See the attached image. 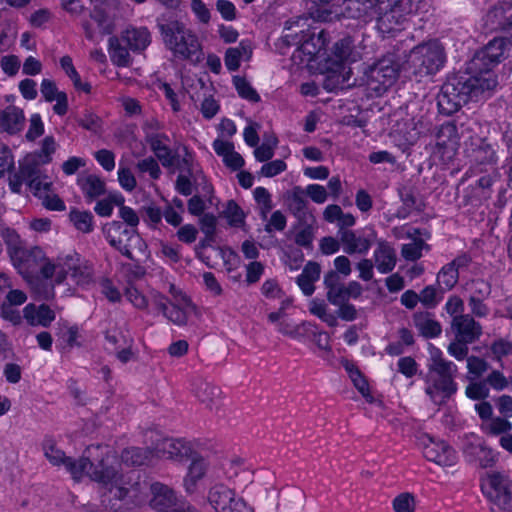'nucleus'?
<instances>
[{"instance_id":"nucleus-64","label":"nucleus","mask_w":512,"mask_h":512,"mask_svg":"<svg viewBox=\"0 0 512 512\" xmlns=\"http://www.w3.org/2000/svg\"><path fill=\"white\" fill-rule=\"evenodd\" d=\"M495 390H503L507 387L512 388V376L507 379L499 371H493L487 378V383Z\"/></svg>"},{"instance_id":"nucleus-33","label":"nucleus","mask_w":512,"mask_h":512,"mask_svg":"<svg viewBox=\"0 0 512 512\" xmlns=\"http://www.w3.org/2000/svg\"><path fill=\"white\" fill-rule=\"evenodd\" d=\"M122 40L117 37L109 39V54L113 64L127 67L131 64V57L126 47L122 46Z\"/></svg>"},{"instance_id":"nucleus-1","label":"nucleus","mask_w":512,"mask_h":512,"mask_svg":"<svg viewBox=\"0 0 512 512\" xmlns=\"http://www.w3.org/2000/svg\"><path fill=\"white\" fill-rule=\"evenodd\" d=\"M3 238L14 267L24 278L28 279L39 266L42 277L54 284L66 283L82 289H89L92 286V268L78 253H61L55 260H50L45 257L41 248L24 247L18 234L12 229H5Z\"/></svg>"},{"instance_id":"nucleus-11","label":"nucleus","mask_w":512,"mask_h":512,"mask_svg":"<svg viewBox=\"0 0 512 512\" xmlns=\"http://www.w3.org/2000/svg\"><path fill=\"white\" fill-rule=\"evenodd\" d=\"M417 445L422 449L427 460L444 467L453 466L457 461L455 450L444 441H436L428 434L417 436Z\"/></svg>"},{"instance_id":"nucleus-19","label":"nucleus","mask_w":512,"mask_h":512,"mask_svg":"<svg viewBox=\"0 0 512 512\" xmlns=\"http://www.w3.org/2000/svg\"><path fill=\"white\" fill-rule=\"evenodd\" d=\"M132 228H127L119 222H111L104 227V234L111 246L120 252H129L128 238Z\"/></svg>"},{"instance_id":"nucleus-26","label":"nucleus","mask_w":512,"mask_h":512,"mask_svg":"<svg viewBox=\"0 0 512 512\" xmlns=\"http://www.w3.org/2000/svg\"><path fill=\"white\" fill-rule=\"evenodd\" d=\"M320 271L319 264L309 262L298 276L297 284L306 296L313 294L315 290L314 283L319 279Z\"/></svg>"},{"instance_id":"nucleus-44","label":"nucleus","mask_w":512,"mask_h":512,"mask_svg":"<svg viewBox=\"0 0 512 512\" xmlns=\"http://www.w3.org/2000/svg\"><path fill=\"white\" fill-rule=\"evenodd\" d=\"M309 311L330 326L336 324V317L328 311L327 304L322 300L312 299L309 302Z\"/></svg>"},{"instance_id":"nucleus-54","label":"nucleus","mask_w":512,"mask_h":512,"mask_svg":"<svg viewBox=\"0 0 512 512\" xmlns=\"http://www.w3.org/2000/svg\"><path fill=\"white\" fill-rule=\"evenodd\" d=\"M118 181L120 186L126 191H133L136 187V179L130 170V168L124 166L123 162L120 161L118 169Z\"/></svg>"},{"instance_id":"nucleus-28","label":"nucleus","mask_w":512,"mask_h":512,"mask_svg":"<svg viewBox=\"0 0 512 512\" xmlns=\"http://www.w3.org/2000/svg\"><path fill=\"white\" fill-rule=\"evenodd\" d=\"M121 40L126 44L132 51L144 50L150 43V34L147 29H127Z\"/></svg>"},{"instance_id":"nucleus-46","label":"nucleus","mask_w":512,"mask_h":512,"mask_svg":"<svg viewBox=\"0 0 512 512\" xmlns=\"http://www.w3.org/2000/svg\"><path fill=\"white\" fill-rule=\"evenodd\" d=\"M458 280V271L455 263L445 266L438 274V283L446 290L451 289Z\"/></svg>"},{"instance_id":"nucleus-4","label":"nucleus","mask_w":512,"mask_h":512,"mask_svg":"<svg viewBox=\"0 0 512 512\" xmlns=\"http://www.w3.org/2000/svg\"><path fill=\"white\" fill-rule=\"evenodd\" d=\"M323 45L322 34L311 37L294 51L292 59L310 71L326 74V88L333 90L348 82L351 73L348 65L356 59L351 54L352 42L349 38L336 43L333 55L329 58H325Z\"/></svg>"},{"instance_id":"nucleus-53","label":"nucleus","mask_w":512,"mask_h":512,"mask_svg":"<svg viewBox=\"0 0 512 512\" xmlns=\"http://www.w3.org/2000/svg\"><path fill=\"white\" fill-rule=\"evenodd\" d=\"M22 164H23V160L20 162V172L12 175L9 179L10 189L15 193H19L21 191V188H22V185L24 182H27V184L29 185V180L32 178L33 174L35 173V167L32 165H30L31 172L24 173L22 171Z\"/></svg>"},{"instance_id":"nucleus-25","label":"nucleus","mask_w":512,"mask_h":512,"mask_svg":"<svg viewBox=\"0 0 512 512\" xmlns=\"http://www.w3.org/2000/svg\"><path fill=\"white\" fill-rule=\"evenodd\" d=\"M163 458L182 461L190 456L191 450L186 442L180 439H165L158 447Z\"/></svg>"},{"instance_id":"nucleus-12","label":"nucleus","mask_w":512,"mask_h":512,"mask_svg":"<svg viewBox=\"0 0 512 512\" xmlns=\"http://www.w3.org/2000/svg\"><path fill=\"white\" fill-rule=\"evenodd\" d=\"M208 501L217 512H253L242 498L222 484L210 489Z\"/></svg>"},{"instance_id":"nucleus-8","label":"nucleus","mask_w":512,"mask_h":512,"mask_svg":"<svg viewBox=\"0 0 512 512\" xmlns=\"http://www.w3.org/2000/svg\"><path fill=\"white\" fill-rule=\"evenodd\" d=\"M481 491L491 504L501 511L512 507V481L498 471H489L481 477Z\"/></svg>"},{"instance_id":"nucleus-36","label":"nucleus","mask_w":512,"mask_h":512,"mask_svg":"<svg viewBox=\"0 0 512 512\" xmlns=\"http://www.w3.org/2000/svg\"><path fill=\"white\" fill-rule=\"evenodd\" d=\"M193 393L203 403H211L218 397L220 390L218 387L200 378L193 382Z\"/></svg>"},{"instance_id":"nucleus-51","label":"nucleus","mask_w":512,"mask_h":512,"mask_svg":"<svg viewBox=\"0 0 512 512\" xmlns=\"http://www.w3.org/2000/svg\"><path fill=\"white\" fill-rule=\"evenodd\" d=\"M233 84L238 92V94L247 100L257 101L259 96L257 92L252 88L250 83L240 76H235L233 78Z\"/></svg>"},{"instance_id":"nucleus-60","label":"nucleus","mask_w":512,"mask_h":512,"mask_svg":"<svg viewBox=\"0 0 512 512\" xmlns=\"http://www.w3.org/2000/svg\"><path fill=\"white\" fill-rule=\"evenodd\" d=\"M314 234L315 229L312 226L299 227L295 232V242L302 247L311 248Z\"/></svg>"},{"instance_id":"nucleus-32","label":"nucleus","mask_w":512,"mask_h":512,"mask_svg":"<svg viewBox=\"0 0 512 512\" xmlns=\"http://www.w3.org/2000/svg\"><path fill=\"white\" fill-rule=\"evenodd\" d=\"M78 185L82 192L91 199L99 197L105 192L104 181L96 175L79 176Z\"/></svg>"},{"instance_id":"nucleus-34","label":"nucleus","mask_w":512,"mask_h":512,"mask_svg":"<svg viewBox=\"0 0 512 512\" xmlns=\"http://www.w3.org/2000/svg\"><path fill=\"white\" fill-rule=\"evenodd\" d=\"M129 252H121L123 255L141 261L148 257L147 245L144 240L136 233L135 229H132V233L128 238Z\"/></svg>"},{"instance_id":"nucleus-50","label":"nucleus","mask_w":512,"mask_h":512,"mask_svg":"<svg viewBox=\"0 0 512 512\" xmlns=\"http://www.w3.org/2000/svg\"><path fill=\"white\" fill-rule=\"evenodd\" d=\"M427 248L423 240L414 239L411 242L404 244L402 247V255L406 260L415 261L419 259L423 251Z\"/></svg>"},{"instance_id":"nucleus-49","label":"nucleus","mask_w":512,"mask_h":512,"mask_svg":"<svg viewBox=\"0 0 512 512\" xmlns=\"http://www.w3.org/2000/svg\"><path fill=\"white\" fill-rule=\"evenodd\" d=\"M0 68L6 76L15 77L21 68L20 58L13 54L3 55L0 57Z\"/></svg>"},{"instance_id":"nucleus-31","label":"nucleus","mask_w":512,"mask_h":512,"mask_svg":"<svg viewBox=\"0 0 512 512\" xmlns=\"http://www.w3.org/2000/svg\"><path fill=\"white\" fill-rule=\"evenodd\" d=\"M220 216L224 218L228 225L235 228H244L246 213L233 200L228 201L220 212Z\"/></svg>"},{"instance_id":"nucleus-17","label":"nucleus","mask_w":512,"mask_h":512,"mask_svg":"<svg viewBox=\"0 0 512 512\" xmlns=\"http://www.w3.org/2000/svg\"><path fill=\"white\" fill-rule=\"evenodd\" d=\"M206 472V461L202 457L193 456L183 479V486L188 494L196 493L200 489Z\"/></svg>"},{"instance_id":"nucleus-10","label":"nucleus","mask_w":512,"mask_h":512,"mask_svg":"<svg viewBox=\"0 0 512 512\" xmlns=\"http://www.w3.org/2000/svg\"><path fill=\"white\" fill-rule=\"evenodd\" d=\"M171 293L174 297V303L170 307L166 306L163 296H155V312H163L176 325H185L197 315V308L186 295L176 291L173 286L171 287Z\"/></svg>"},{"instance_id":"nucleus-59","label":"nucleus","mask_w":512,"mask_h":512,"mask_svg":"<svg viewBox=\"0 0 512 512\" xmlns=\"http://www.w3.org/2000/svg\"><path fill=\"white\" fill-rule=\"evenodd\" d=\"M254 198L258 205L260 206L261 214L263 218H266L268 212L272 208L271 198L268 191L263 187L255 188L253 192Z\"/></svg>"},{"instance_id":"nucleus-52","label":"nucleus","mask_w":512,"mask_h":512,"mask_svg":"<svg viewBox=\"0 0 512 512\" xmlns=\"http://www.w3.org/2000/svg\"><path fill=\"white\" fill-rule=\"evenodd\" d=\"M277 145V139L275 136L267 137L264 142L255 149L254 155L258 161H266L270 159L274 154V148Z\"/></svg>"},{"instance_id":"nucleus-24","label":"nucleus","mask_w":512,"mask_h":512,"mask_svg":"<svg viewBox=\"0 0 512 512\" xmlns=\"http://www.w3.org/2000/svg\"><path fill=\"white\" fill-rule=\"evenodd\" d=\"M213 149L217 155L222 157L223 162L229 168L237 170L243 166L244 159L234 150V146L231 142L217 138L213 142Z\"/></svg>"},{"instance_id":"nucleus-23","label":"nucleus","mask_w":512,"mask_h":512,"mask_svg":"<svg viewBox=\"0 0 512 512\" xmlns=\"http://www.w3.org/2000/svg\"><path fill=\"white\" fill-rule=\"evenodd\" d=\"M128 301L137 309H146L155 312V296H161L153 290L143 291L137 286L126 289Z\"/></svg>"},{"instance_id":"nucleus-21","label":"nucleus","mask_w":512,"mask_h":512,"mask_svg":"<svg viewBox=\"0 0 512 512\" xmlns=\"http://www.w3.org/2000/svg\"><path fill=\"white\" fill-rule=\"evenodd\" d=\"M253 48L251 42L242 40L238 46L226 50L224 61L229 71H236L242 62L249 61L252 57Z\"/></svg>"},{"instance_id":"nucleus-16","label":"nucleus","mask_w":512,"mask_h":512,"mask_svg":"<svg viewBox=\"0 0 512 512\" xmlns=\"http://www.w3.org/2000/svg\"><path fill=\"white\" fill-rule=\"evenodd\" d=\"M23 320L30 326L47 328L56 319V312L47 304H27L23 310Z\"/></svg>"},{"instance_id":"nucleus-39","label":"nucleus","mask_w":512,"mask_h":512,"mask_svg":"<svg viewBox=\"0 0 512 512\" xmlns=\"http://www.w3.org/2000/svg\"><path fill=\"white\" fill-rule=\"evenodd\" d=\"M60 66L65 72V74L70 78L74 87L82 92L89 93L91 90V86L87 82H83L80 78V75L76 71L72 59L69 56H63L60 59Z\"/></svg>"},{"instance_id":"nucleus-3","label":"nucleus","mask_w":512,"mask_h":512,"mask_svg":"<svg viewBox=\"0 0 512 512\" xmlns=\"http://www.w3.org/2000/svg\"><path fill=\"white\" fill-rule=\"evenodd\" d=\"M444 64L443 47L438 41L415 47L408 55L405 63L399 67L392 58L385 57L366 73L368 89L381 95L391 87L399 74V70L423 77L435 74Z\"/></svg>"},{"instance_id":"nucleus-61","label":"nucleus","mask_w":512,"mask_h":512,"mask_svg":"<svg viewBox=\"0 0 512 512\" xmlns=\"http://www.w3.org/2000/svg\"><path fill=\"white\" fill-rule=\"evenodd\" d=\"M40 92L45 101L53 102L58 94H61L63 91L58 89L54 81L44 78L40 84Z\"/></svg>"},{"instance_id":"nucleus-30","label":"nucleus","mask_w":512,"mask_h":512,"mask_svg":"<svg viewBox=\"0 0 512 512\" xmlns=\"http://www.w3.org/2000/svg\"><path fill=\"white\" fill-rule=\"evenodd\" d=\"M376 267L381 273L392 271L396 264L395 251L386 243H380L374 253Z\"/></svg>"},{"instance_id":"nucleus-41","label":"nucleus","mask_w":512,"mask_h":512,"mask_svg":"<svg viewBox=\"0 0 512 512\" xmlns=\"http://www.w3.org/2000/svg\"><path fill=\"white\" fill-rule=\"evenodd\" d=\"M124 202L123 196L118 192L109 193L107 197L96 203L95 212L102 217H109L115 206H120Z\"/></svg>"},{"instance_id":"nucleus-29","label":"nucleus","mask_w":512,"mask_h":512,"mask_svg":"<svg viewBox=\"0 0 512 512\" xmlns=\"http://www.w3.org/2000/svg\"><path fill=\"white\" fill-rule=\"evenodd\" d=\"M24 121V113L19 108L11 107L0 113V128L9 133L20 131L23 128Z\"/></svg>"},{"instance_id":"nucleus-37","label":"nucleus","mask_w":512,"mask_h":512,"mask_svg":"<svg viewBox=\"0 0 512 512\" xmlns=\"http://www.w3.org/2000/svg\"><path fill=\"white\" fill-rule=\"evenodd\" d=\"M151 148L155 155L162 162L164 166H171L173 164V154L168 147V139L161 135H156L150 139Z\"/></svg>"},{"instance_id":"nucleus-20","label":"nucleus","mask_w":512,"mask_h":512,"mask_svg":"<svg viewBox=\"0 0 512 512\" xmlns=\"http://www.w3.org/2000/svg\"><path fill=\"white\" fill-rule=\"evenodd\" d=\"M114 29L113 20L102 10L96 9L91 15V20L85 25L87 37L97 38L98 35L110 34Z\"/></svg>"},{"instance_id":"nucleus-27","label":"nucleus","mask_w":512,"mask_h":512,"mask_svg":"<svg viewBox=\"0 0 512 512\" xmlns=\"http://www.w3.org/2000/svg\"><path fill=\"white\" fill-rule=\"evenodd\" d=\"M340 240L343 244V249L348 254H366L370 249V242L363 237H357L352 231L340 232Z\"/></svg>"},{"instance_id":"nucleus-55","label":"nucleus","mask_w":512,"mask_h":512,"mask_svg":"<svg viewBox=\"0 0 512 512\" xmlns=\"http://www.w3.org/2000/svg\"><path fill=\"white\" fill-rule=\"evenodd\" d=\"M415 506V498L410 493H401L393 500L395 512H414Z\"/></svg>"},{"instance_id":"nucleus-6","label":"nucleus","mask_w":512,"mask_h":512,"mask_svg":"<svg viewBox=\"0 0 512 512\" xmlns=\"http://www.w3.org/2000/svg\"><path fill=\"white\" fill-rule=\"evenodd\" d=\"M429 364L427 374L426 393L435 404H442L456 392V384L453 381L456 366L452 362L445 361L440 349L429 344Z\"/></svg>"},{"instance_id":"nucleus-48","label":"nucleus","mask_w":512,"mask_h":512,"mask_svg":"<svg viewBox=\"0 0 512 512\" xmlns=\"http://www.w3.org/2000/svg\"><path fill=\"white\" fill-rule=\"evenodd\" d=\"M157 89L164 94L173 111L177 112L181 109L180 98L183 96L181 91H176L173 87L165 82H160L157 85Z\"/></svg>"},{"instance_id":"nucleus-15","label":"nucleus","mask_w":512,"mask_h":512,"mask_svg":"<svg viewBox=\"0 0 512 512\" xmlns=\"http://www.w3.org/2000/svg\"><path fill=\"white\" fill-rule=\"evenodd\" d=\"M150 505L158 512H194L191 508L187 511L180 510L174 492L161 483H154L151 486Z\"/></svg>"},{"instance_id":"nucleus-22","label":"nucleus","mask_w":512,"mask_h":512,"mask_svg":"<svg viewBox=\"0 0 512 512\" xmlns=\"http://www.w3.org/2000/svg\"><path fill=\"white\" fill-rule=\"evenodd\" d=\"M452 326L457 332V337L465 343H471L481 334V327L472 318L467 316L455 317Z\"/></svg>"},{"instance_id":"nucleus-18","label":"nucleus","mask_w":512,"mask_h":512,"mask_svg":"<svg viewBox=\"0 0 512 512\" xmlns=\"http://www.w3.org/2000/svg\"><path fill=\"white\" fill-rule=\"evenodd\" d=\"M57 147L56 141L52 136H47L43 139L41 150L39 153L28 154L23 159L22 171L30 173V165L37 168L41 164L49 163L52 160V155Z\"/></svg>"},{"instance_id":"nucleus-42","label":"nucleus","mask_w":512,"mask_h":512,"mask_svg":"<svg viewBox=\"0 0 512 512\" xmlns=\"http://www.w3.org/2000/svg\"><path fill=\"white\" fill-rule=\"evenodd\" d=\"M415 325L421 334L428 338L435 337L441 332L439 323L425 314L415 316Z\"/></svg>"},{"instance_id":"nucleus-58","label":"nucleus","mask_w":512,"mask_h":512,"mask_svg":"<svg viewBox=\"0 0 512 512\" xmlns=\"http://www.w3.org/2000/svg\"><path fill=\"white\" fill-rule=\"evenodd\" d=\"M218 254L223 260L224 266L228 271L235 270L240 265L239 255L229 247H222L217 249Z\"/></svg>"},{"instance_id":"nucleus-63","label":"nucleus","mask_w":512,"mask_h":512,"mask_svg":"<svg viewBox=\"0 0 512 512\" xmlns=\"http://www.w3.org/2000/svg\"><path fill=\"white\" fill-rule=\"evenodd\" d=\"M18 89L22 97L29 101L36 99L38 95L37 83L30 78L21 80L18 84Z\"/></svg>"},{"instance_id":"nucleus-5","label":"nucleus","mask_w":512,"mask_h":512,"mask_svg":"<svg viewBox=\"0 0 512 512\" xmlns=\"http://www.w3.org/2000/svg\"><path fill=\"white\" fill-rule=\"evenodd\" d=\"M467 78L450 80L442 87L438 96V107L443 114H453L470 101L478 102L490 96L497 86V80L485 71L483 82L474 74H468Z\"/></svg>"},{"instance_id":"nucleus-62","label":"nucleus","mask_w":512,"mask_h":512,"mask_svg":"<svg viewBox=\"0 0 512 512\" xmlns=\"http://www.w3.org/2000/svg\"><path fill=\"white\" fill-rule=\"evenodd\" d=\"M504 14V9L501 8H495L494 10L490 11L488 14V19L491 21V24L499 23L501 25V28L510 36H512V15L507 18L505 23H502Z\"/></svg>"},{"instance_id":"nucleus-9","label":"nucleus","mask_w":512,"mask_h":512,"mask_svg":"<svg viewBox=\"0 0 512 512\" xmlns=\"http://www.w3.org/2000/svg\"><path fill=\"white\" fill-rule=\"evenodd\" d=\"M509 44L505 38H495L490 41L485 48L478 51L472 60L468 63L467 74H474L481 78L486 76L485 71L488 70L495 77L493 67L498 64L509 50Z\"/></svg>"},{"instance_id":"nucleus-45","label":"nucleus","mask_w":512,"mask_h":512,"mask_svg":"<svg viewBox=\"0 0 512 512\" xmlns=\"http://www.w3.org/2000/svg\"><path fill=\"white\" fill-rule=\"evenodd\" d=\"M52 181L47 177L40 175L35 169V173L29 180V188L37 197L51 192Z\"/></svg>"},{"instance_id":"nucleus-2","label":"nucleus","mask_w":512,"mask_h":512,"mask_svg":"<svg viewBox=\"0 0 512 512\" xmlns=\"http://www.w3.org/2000/svg\"><path fill=\"white\" fill-rule=\"evenodd\" d=\"M44 454L49 462L55 466H63L76 481L89 477L106 489L105 497L122 499L126 496L128 488L122 476L118 475L120 463L117 457L107 446L91 447L87 450V457L72 461L56 447L53 440L44 443Z\"/></svg>"},{"instance_id":"nucleus-13","label":"nucleus","mask_w":512,"mask_h":512,"mask_svg":"<svg viewBox=\"0 0 512 512\" xmlns=\"http://www.w3.org/2000/svg\"><path fill=\"white\" fill-rule=\"evenodd\" d=\"M324 284L327 288V298L333 305H340L349 299H357L362 294V286L351 281L346 285L339 283V278L335 272H329L324 277Z\"/></svg>"},{"instance_id":"nucleus-47","label":"nucleus","mask_w":512,"mask_h":512,"mask_svg":"<svg viewBox=\"0 0 512 512\" xmlns=\"http://www.w3.org/2000/svg\"><path fill=\"white\" fill-rule=\"evenodd\" d=\"M482 428L487 433L497 435L511 430L512 424L506 419L495 417L483 422Z\"/></svg>"},{"instance_id":"nucleus-35","label":"nucleus","mask_w":512,"mask_h":512,"mask_svg":"<svg viewBox=\"0 0 512 512\" xmlns=\"http://www.w3.org/2000/svg\"><path fill=\"white\" fill-rule=\"evenodd\" d=\"M345 370L349 374L351 381L362 396L368 401L373 402L374 399L370 394L369 384L359 369L353 363H345Z\"/></svg>"},{"instance_id":"nucleus-7","label":"nucleus","mask_w":512,"mask_h":512,"mask_svg":"<svg viewBox=\"0 0 512 512\" xmlns=\"http://www.w3.org/2000/svg\"><path fill=\"white\" fill-rule=\"evenodd\" d=\"M161 31L166 47L178 58L200 61L201 44L197 36L179 22L162 25Z\"/></svg>"},{"instance_id":"nucleus-38","label":"nucleus","mask_w":512,"mask_h":512,"mask_svg":"<svg viewBox=\"0 0 512 512\" xmlns=\"http://www.w3.org/2000/svg\"><path fill=\"white\" fill-rule=\"evenodd\" d=\"M455 134V126L451 123L443 124L438 136L437 146L446 150L447 158H450L455 150L457 138Z\"/></svg>"},{"instance_id":"nucleus-56","label":"nucleus","mask_w":512,"mask_h":512,"mask_svg":"<svg viewBox=\"0 0 512 512\" xmlns=\"http://www.w3.org/2000/svg\"><path fill=\"white\" fill-rule=\"evenodd\" d=\"M17 307L10 303L2 302L0 306L1 317L13 325H20L23 321V313L21 314Z\"/></svg>"},{"instance_id":"nucleus-14","label":"nucleus","mask_w":512,"mask_h":512,"mask_svg":"<svg viewBox=\"0 0 512 512\" xmlns=\"http://www.w3.org/2000/svg\"><path fill=\"white\" fill-rule=\"evenodd\" d=\"M105 339L106 348L117 353L122 362H127L132 358V338L126 329L113 327L106 332Z\"/></svg>"},{"instance_id":"nucleus-40","label":"nucleus","mask_w":512,"mask_h":512,"mask_svg":"<svg viewBox=\"0 0 512 512\" xmlns=\"http://www.w3.org/2000/svg\"><path fill=\"white\" fill-rule=\"evenodd\" d=\"M69 219L73 226L82 233H89L93 230V215L89 211L71 209Z\"/></svg>"},{"instance_id":"nucleus-43","label":"nucleus","mask_w":512,"mask_h":512,"mask_svg":"<svg viewBox=\"0 0 512 512\" xmlns=\"http://www.w3.org/2000/svg\"><path fill=\"white\" fill-rule=\"evenodd\" d=\"M471 439L475 443L476 448L479 449L477 454L473 456L472 459L477 460L481 467L486 468L492 466L497 460L496 453L493 450L485 447L478 436H472Z\"/></svg>"},{"instance_id":"nucleus-57","label":"nucleus","mask_w":512,"mask_h":512,"mask_svg":"<svg viewBox=\"0 0 512 512\" xmlns=\"http://www.w3.org/2000/svg\"><path fill=\"white\" fill-rule=\"evenodd\" d=\"M466 396L472 400L485 399L489 395V388L484 382H477L471 379V382L466 387Z\"/></svg>"}]
</instances>
